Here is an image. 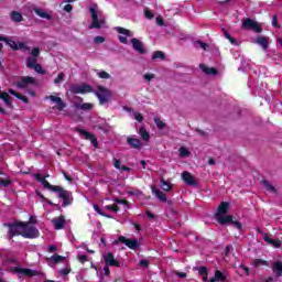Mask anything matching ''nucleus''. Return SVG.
Returning a JSON list of instances; mask_svg holds the SVG:
<instances>
[{
  "label": "nucleus",
  "mask_w": 282,
  "mask_h": 282,
  "mask_svg": "<svg viewBox=\"0 0 282 282\" xmlns=\"http://www.w3.org/2000/svg\"><path fill=\"white\" fill-rule=\"evenodd\" d=\"M229 207H230V204L228 202H223L218 206V210L215 217L218 224H220L221 226H227L229 221H232V219H235V216L232 215L225 216L226 213H228Z\"/></svg>",
  "instance_id": "obj_1"
},
{
  "label": "nucleus",
  "mask_w": 282,
  "mask_h": 282,
  "mask_svg": "<svg viewBox=\"0 0 282 282\" xmlns=\"http://www.w3.org/2000/svg\"><path fill=\"white\" fill-rule=\"evenodd\" d=\"M90 14H91V25L89 29L95 28L97 30H100V28H104L105 25V17H102V11L98 10V4L94 3L90 6Z\"/></svg>",
  "instance_id": "obj_2"
},
{
  "label": "nucleus",
  "mask_w": 282,
  "mask_h": 282,
  "mask_svg": "<svg viewBox=\"0 0 282 282\" xmlns=\"http://www.w3.org/2000/svg\"><path fill=\"white\" fill-rule=\"evenodd\" d=\"M24 221L15 220L14 223H6L4 227L9 228L8 239H14V237H23Z\"/></svg>",
  "instance_id": "obj_3"
},
{
  "label": "nucleus",
  "mask_w": 282,
  "mask_h": 282,
  "mask_svg": "<svg viewBox=\"0 0 282 282\" xmlns=\"http://www.w3.org/2000/svg\"><path fill=\"white\" fill-rule=\"evenodd\" d=\"M40 236L41 232L39 231V228L30 223H24L22 227V237L24 239H39Z\"/></svg>",
  "instance_id": "obj_4"
},
{
  "label": "nucleus",
  "mask_w": 282,
  "mask_h": 282,
  "mask_svg": "<svg viewBox=\"0 0 282 282\" xmlns=\"http://www.w3.org/2000/svg\"><path fill=\"white\" fill-rule=\"evenodd\" d=\"M54 193H58L59 199H63L62 207L67 208V206H72L74 198L72 197V192L65 191L63 187H55Z\"/></svg>",
  "instance_id": "obj_5"
},
{
  "label": "nucleus",
  "mask_w": 282,
  "mask_h": 282,
  "mask_svg": "<svg viewBox=\"0 0 282 282\" xmlns=\"http://www.w3.org/2000/svg\"><path fill=\"white\" fill-rule=\"evenodd\" d=\"M94 94L97 96L100 105H107V102H109V98H111V90L104 86H98Z\"/></svg>",
  "instance_id": "obj_6"
},
{
  "label": "nucleus",
  "mask_w": 282,
  "mask_h": 282,
  "mask_svg": "<svg viewBox=\"0 0 282 282\" xmlns=\"http://www.w3.org/2000/svg\"><path fill=\"white\" fill-rule=\"evenodd\" d=\"M242 30H251V32H256L257 34H261L263 32V26L259 24V22L247 18L242 22Z\"/></svg>",
  "instance_id": "obj_7"
},
{
  "label": "nucleus",
  "mask_w": 282,
  "mask_h": 282,
  "mask_svg": "<svg viewBox=\"0 0 282 282\" xmlns=\"http://www.w3.org/2000/svg\"><path fill=\"white\" fill-rule=\"evenodd\" d=\"M115 243H123V246H127L130 250H138V248H140L138 239H129L124 236H119Z\"/></svg>",
  "instance_id": "obj_8"
},
{
  "label": "nucleus",
  "mask_w": 282,
  "mask_h": 282,
  "mask_svg": "<svg viewBox=\"0 0 282 282\" xmlns=\"http://www.w3.org/2000/svg\"><path fill=\"white\" fill-rule=\"evenodd\" d=\"M119 34H122V35H119V41L123 44V45H127L129 43V40L128 39H131L133 36V32H131L130 30L128 29H124L122 26H117L115 29Z\"/></svg>",
  "instance_id": "obj_9"
},
{
  "label": "nucleus",
  "mask_w": 282,
  "mask_h": 282,
  "mask_svg": "<svg viewBox=\"0 0 282 282\" xmlns=\"http://www.w3.org/2000/svg\"><path fill=\"white\" fill-rule=\"evenodd\" d=\"M13 271L15 272V274H22V276H39L42 274L36 270L21 268V267H14Z\"/></svg>",
  "instance_id": "obj_10"
},
{
  "label": "nucleus",
  "mask_w": 282,
  "mask_h": 282,
  "mask_svg": "<svg viewBox=\"0 0 282 282\" xmlns=\"http://www.w3.org/2000/svg\"><path fill=\"white\" fill-rule=\"evenodd\" d=\"M34 83H36V79H34V77L24 76V77H21V79L15 83V86L19 89H28V87H30V85H34Z\"/></svg>",
  "instance_id": "obj_11"
},
{
  "label": "nucleus",
  "mask_w": 282,
  "mask_h": 282,
  "mask_svg": "<svg viewBox=\"0 0 282 282\" xmlns=\"http://www.w3.org/2000/svg\"><path fill=\"white\" fill-rule=\"evenodd\" d=\"M104 261L110 268H120V261L111 252L104 254Z\"/></svg>",
  "instance_id": "obj_12"
},
{
  "label": "nucleus",
  "mask_w": 282,
  "mask_h": 282,
  "mask_svg": "<svg viewBox=\"0 0 282 282\" xmlns=\"http://www.w3.org/2000/svg\"><path fill=\"white\" fill-rule=\"evenodd\" d=\"M75 131H77V133H79V135H82V138H84V140H89L91 142L93 145L98 147V139H96V135L91 134L88 131H85L83 129H75Z\"/></svg>",
  "instance_id": "obj_13"
},
{
  "label": "nucleus",
  "mask_w": 282,
  "mask_h": 282,
  "mask_svg": "<svg viewBox=\"0 0 282 282\" xmlns=\"http://www.w3.org/2000/svg\"><path fill=\"white\" fill-rule=\"evenodd\" d=\"M130 43L134 50V52H138V54H147V48H144V43L140 41L139 39H131Z\"/></svg>",
  "instance_id": "obj_14"
},
{
  "label": "nucleus",
  "mask_w": 282,
  "mask_h": 282,
  "mask_svg": "<svg viewBox=\"0 0 282 282\" xmlns=\"http://www.w3.org/2000/svg\"><path fill=\"white\" fill-rule=\"evenodd\" d=\"M73 94H91L94 91V88H91L87 84H83L80 86H75L72 88Z\"/></svg>",
  "instance_id": "obj_15"
},
{
  "label": "nucleus",
  "mask_w": 282,
  "mask_h": 282,
  "mask_svg": "<svg viewBox=\"0 0 282 282\" xmlns=\"http://www.w3.org/2000/svg\"><path fill=\"white\" fill-rule=\"evenodd\" d=\"M52 224L56 230H63L65 228V216L53 218Z\"/></svg>",
  "instance_id": "obj_16"
},
{
  "label": "nucleus",
  "mask_w": 282,
  "mask_h": 282,
  "mask_svg": "<svg viewBox=\"0 0 282 282\" xmlns=\"http://www.w3.org/2000/svg\"><path fill=\"white\" fill-rule=\"evenodd\" d=\"M263 240L269 246H273V248H281V240L280 239H272L268 234H263Z\"/></svg>",
  "instance_id": "obj_17"
},
{
  "label": "nucleus",
  "mask_w": 282,
  "mask_h": 282,
  "mask_svg": "<svg viewBox=\"0 0 282 282\" xmlns=\"http://www.w3.org/2000/svg\"><path fill=\"white\" fill-rule=\"evenodd\" d=\"M151 191L153 193V195H155V197L160 200V202H166V194H164V192L160 191L158 188V186L152 185L151 186Z\"/></svg>",
  "instance_id": "obj_18"
},
{
  "label": "nucleus",
  "mask_w": 282,
  "mask_h": 282,
  "mask_svg": "<svg viewBox=\"0 0 282 282\" xmlns=\"http://www.w3.org/2000/svg\"><path fill=\"white\" fill-rule=\"evenodd\" d=\"M254 43H257V45H260V47L268 50L270 45V37L259 36L254 40Z\"/></svg>",
  "instance_id": "obj_19"
},
{
  "label": "nucleus",
  "mask_w": 282,
  "mask_h": 282,
  "mask_svg": "<svg viewBox=\"0 0 282 282\" xmlns=\"http://www.w3.org/2000/svg\"><path fill=\"white\" fill-rule=\"evenodd\" d=\"M46 98L48 100H52V102H56L58 111H63V109L66 107L65 102H63V99L61 97H56L54 95H51Z\"/></svg>",
  "instance_id": "obj_20"
},
{
  "label": "nucleus",
  "mask_w": 282,
  "mask_h": 282,
  "mask_svg": "<svg viewBox=\"0 0 282 282\" xmlns=\"http://www.w3.org/2000/svg\"><path fill=\"white\" fill-rule=\"evenodd\" d=\"M226 281V274L224 272L216 270L214 272V278L209 279L207 282H225Z\"/></svg>",
  "instance_id": "obj_21"
},
{
  "label": "nucleus",
  "mask_w": 282,
  "mask_h": 282,
  "mask_svg": "<svg viewBox=\"0 0 282 282\" xmlns=\"http://www.w3.org/2000/svg\"><path fill=\"white\" fill-rule=\"evenodd\" d=\"M127 142L132 149H137L138 151L142 149V142L139 139L128 137Z\"/></svg>",
  "instance_id": "obj_22"
},
{
  "label": "nucleus",
  "mask_w": 282,
  "mask_h": 282,
  "mask_svg": "<svg viewBox=\"0 0 282 282\" xmlns=\"http://www.w3.org/2000/svg\"><path fill=\"white\" fill-rule=\"evenodd\" d=\"M159 186L162 188V191L169 193V191H172L173 188V183H171L169 180H165L164 177H161Z\"/></svg>",
  "instance_id": "obj_23"
},
{
  "label": "nucleus",
  "mask_w": 282,
  "mask_h": 282,
  "mask_svg": "<svg viewBox=\"0 0 282 282\" xmlns=\"http://www.w3.org/2000/svg\"><path fill=\"white\" fill-rule=\"evenodd\" d=\"M37 182H41V184L44 186V188H47L48 191H52L54 193L55 188H59L58 185H52L50 182H47V178L45 177H36Z\"/></svg>",
  "instance_id": "obj_24"
},
{
  "label": "nucleus",
  "mask_w": 282,
  "mask_h": 282,
  "mask_svg": "<svg viewBox=\"0 0 282 282\" xmlns=\"http://www.w3.org/2000/svg\"><path fill=\"white\" fill-rule=\"evenodd\" d=\"M272 271L275 276L281 278L282 275V261H275L272 263Z\"/></svg>",
  "instance_id": "obj_25"
},
{
  "label": "nucleus",
  "mask_w": 282,
  "mask_h": 282,
  "mask_svg": "<svg viewBox=\"0 0 282 282\" xmlns=\"http://www.w3.org/2000/svg\"><path fill=\"white\" fill-rule=\"evenodd\" d=\"M199 68L202 69V72H204V74H207V76L217 75V70L215 69V67H208L204 64H199Z\"/></svg>",
  "instance_id": "obj_26"
},
{
  "label": "nucleus",
  "mask_w": 282,
  "mask_h": 282,
  "mask_svg": "<svg viewBox=\"0 0 282 282\" xmlns=\"http://www.w3.org/2000/svg\"><path fill=\"white\" fill-rule=\"evenodd\" d=\"M183 181L187 186L199 188V181H197L195 177H183Z\"/></svg>",
  "instance_id": "obj_27"
},
{
  "label": "nucleus",
  "mask_w": 282,
  "mask_h": 282,
  "mask_svg": "<svg viewBox=\"0 0 282 282\" xmlns=\"http://www.w3.org/2000/svg\"><path fill=\"white\" fill-rule=\"evenodd\" d=\"M0 100H3L7 107H12V97H10L8 93H3L0 90Z\"/></svg>",
  "instance_id": "obj_28"
},
{
  "label": "nucleus",
  "mask_w": 282,
  "mask_h": 282,
  "mask_svg": "<svg viewBox=\"0 0 282 282\" xmlns=\"http://www.w3.org/2000/svg\"><path fill=\"white\" fill-rule=\"evenodd\" d=\"M261 184L264 186L265 191L269 193H276V187H274L268 180L263 178Z\"/></svg>",
  "instance_id": "obj_29"
},
{
  "label": "nucleus",
  "mask_w": 282,
  "mask_h": 282,
  "mask_svg": "<svg viewBox=\"0 0 282 282\" xmlns=\"http://www.w3.org/2000/svg\"><path fill=\"white\" fill-rule=\"evenodd\" d=\"M138 133L141 135L142 140H144V142H149V140H151V134H149V131H147L144 127H141Z\"/></svg>",
  "instance_id": "obj_30"
},
{
  "label": "nucleus",
  "mask_w": 282,
  "mask_h": 282,
  "mask_svg": "<svg viewBox=\"0 0 282 282\" xmlns=\"http://www.w3.org/2000/svg\"><path fill=\"white\" fill-rule=\"evenodd\" d=\"M76 109H82V111H91L94 109V105L86 102V104H75Z\"/></svg>",
  "instance_id": "obj_31"
},
{
  "label": "nucleus",
  "mask_w": 282,
  "mask_h": 282,
  "mask_svg": "<svg viewBox=\"0 0 282 282\" xmlns=\"http://www.w3.org/2000/svg\"><path fill=\"white\" fill-rule=\"evenodd\" d=\"M35 14H37V17H41V19H47V21H50V19H52V15H50L47 12H45L43 9H34Z\"/></svg>",
  "instance_id": "obj_32"
},
{
  "label": "nucleus",
  "mask_w": 282,
  "mask_h": 282,
  "mask_svg": "<svg viewBox=\"0 0 282 282\" xmlns=\"http://www.w3.org/2000/svg\"><path fill=\"white\" fill-rule=\"evenodd\" d=\"M46 261H51L52 263H61L65 261V257L53 254L51 258H46Z\"/></svg>",
  "instance_id": "obj_33"
},
{
  "label": "nucleus",
  "mask_w": 282,
  "mask_h": 282,
  "mask_svg": "<svg viewBox=\"0 0 282 282\" xmlns=\"http://www.w3.org/2000/svg\"><path fill=\"white\" fill-rule=\"evenodd\" d=\"M11 19L15 23H21V21H23V14H21L20 12H17V11H12L11 12Z\"/></svg>",
  "instance_id": "obj_34"
},
{
  "label": "nucleus",
  "mask_w": 282,
  "mask_h": 282,
  "mask_svg": "<svg viewBox=\"0 0 282 282\" xmlns=\"http://www.w3.org/2000/svg\"><path fill=\"white\" fill-rule=\"evenodd\" d=\"M122 162L118 159H113V166L115 169H118L119 171H130L127 166H121Z\"/></svg>",
  "instance_id": "obj_35"
},
{
  "label": "nucleus",
  "mask_w": 282,
  "mask_h": 282,
  "mask_svg": "<svg viewBox=\"0 0 282 282\" xmlns=\"http://www.w3.org/2000/svg\"><path fill=\"white\" fill-rule=\"evenodd\" d=\"M253 265H254V268H261V265L268 267V265H270V262L265 261L263 259H256L253 261Z\"/></svg>",
  "instance_id": "obj_36"
},
{
  "label": "nucleus",
  "mask_w": 282,
  "mask_h": 282,
  "mask_svg": "<svg viewBox=\"0 0 282 282\" xmlns=\"http://www.w3.org/2000/svg\"><path fill=\"white\" fill-rule=\"evenodd\" d=\"M156 58H160L161 61H164V58H166V56L164 55V52L155 51L152 55V61H156Z\"/></svg>",
  "instance_id": "obj_37"
},
{
  "label": "nucleus",
  "mask_w": 282,
  "mask_h": 282,
  "mask_svg": "<svg viewBox=\"0 0 282 282\" xmlns=\"http://www.w3.org/2000/svg\"><path fill=\"white\" fill-rule=\"evenodd\" d=\"M180 158H188L191 155V152L188 151V148L181 147L178 149Z\"/></svg>",
  "instance_id": "obj_38"
},
{
  "label": "nucleus",
  "mask_w": 282,
  "mask_h": 282,
  "mask_svg": "<svg viewBox=\"0 0 282 282\" xmlns=\"http://www.w3.org/2000/svg\"><path fill=\"white\" fill-rule=\"evenodd\" d=\"M36 66V57H29L26 59V67L33 69Z\"/></svg>",
  "instance_id": "obj_39"
},
{
  "label": "nucleus",
  "mask_w": 282,
  "mask_h": 282,
  "mask_svg": "<svg viewBox=\"0 0 282 282\" xmlns=\"http://www.w3.org/2000/svg\"><path fill=\"white\" fill-rule=\"evenodd\" d=\"M97 76L105 80H109V78H111V75L105 70H97Z\"/></svg>",
  "instance_id": "obj_40"
},
{
  "label": "nucleus",
  "mask_w": 282,
  "mask_h": 282,
  "mask_svg": "<svg viewBox=\"0 0 282 282\" xmlns=\"http://www.w3.org/2000/svg\"><path fill=\"white\" fill-rule=\"evenodd\" d=\"M94 210H96V213H97L98 215H101V217H107L108 219L111 218V216L105 214V213L102 212V208H100V206H98V205H94Z\"/></svg>",
  "instance_id": "obj_41"
},
{
  "label": "nucleus",
  "mask_w": 282,
  "mask_h": 282,
  "mask_svg": "<svg viewBox=\"0 0 282 282\" xmlns=\"http://www.w3.org/2000/svg\"><path fill=\"white\" fill-rule=\"evenodd\" d=\"M154 122H155L158 129H164L166 127V123L158 117L154 118Z\"/></svg>",
  "instance_id": "obj_42"
},
{
  "label": "nucleus",
  "mask_w": 282,
  "mask_h": 282,
  "mask_svg": "<svg viewBox=\"0 0 282 282\" xmlns=\"http://www.w3.org/2000/svg\"><path fill=\"white\" fill-rule=\"evenodd\" d=\"M236 218H231V220L228 224H231V226H234V228H237V230H241V228H243V226L241 225V223H239L238 220H235Z\"/></svg>",
  "instance_id": "obj_43"
},
{
  "label": "nucleus",
  "mask_w": 282,
  "mask_h": 282,
  "mask_svg": "<svg viewBox=\"0 0 282 282\" xmlns=\"http://www.w3.org/2000/svg\"><path fill=\"white\" fill-rule=\"evenodd\" d=\"M6 39L7 40H2V41L4 43H8L12 50H19V44H17V42H14L13 40H8V37Z\"/></svg>",
  "instance_id": "obj_44"
},
{
  "label": "nucleus",
  "mask_w": 282,
  "mask_h": 282,
  "mask_svg": "<svg viewBox=\"0 0 282 282\" xmlns=\"http://www.w3.org/2000/svg\"><path fill=\"white\" fill-rule=\"evenodd\" d=\"M106 210H112V213H119L120 212V207L117 204L107 205L106 206Z\"/></svg>",
  "instance_id": "obj_45"
},
{
  "label": "nucleus",
  "mask_w": 282,
  "mask_h": 282,
  "mask_svg": "<svg viewBox=\"0 0 282 282\" xmlns=\"http://www.w3.org/2000/svg\"><path fill=\"white\" fill-rule=\"evenodd\" d=\"M77 260L79 263L85 264L87 261H89V257L87 254H78Z\"/></svg>",
  "instance_id": "obj_46"
},
{
  "label": "nucleus",
  "mask_w": 282,
  "mask_h": 282,
  "mask_svg": "<svg viewBox=\"0 0 282 282\" xmlns=\"http://www.w3.org/2000/svg\"><path fill=\"white\" fill-rule=\"evenodd\" d=\"M12 184V180L10 178H0V186H3L6 188V186H10Z\"/></svg>",
  "instance_id": "obj_47"
},
{
  "label": "nucleus",
  "mask_w": 282,
  "mask_h": 282,
  "mask_svg": "<svg viewBox=\"0 0 282 282\" xmlns=\"http://www.w3.org/2000/svg\"><path fill=\"white\" fill-rule=\"evenodd\" d=\"M63 80H65V74L64 73H59L57 75V77L54 79V84L58 85L59 83H63Z\"/></svg>",
  "instance_id": "obj_48"
},
{
  "label": "nucleus",
  "mask_w": 282,
  "mask_h": 282,
  "mask_svg": "<svg viewBox=\"0 0 282 282\" xmlns=\"http://www.w3.org/2000/svg\"><path fill=\"white\" fill-rule=\"evenodd\" d=\"M225 39H228V41L231 43V45H237V40H235L232 37V35H230V33L225 32Z\"/></svg>",
  "instance_id": "obj_49"
},
{
  "label": "nucleus",
  "mask_w": 282,
  "mask_h": 282,
  "mask_svg": "<svg viewBox=\"0 0 282 282\" xmlns=\"http://www.w3.org/2000/svg\"><path fill=\"white\" fill-rule=\"evenodd\" d=\"M133 118H134V120H135L137 122H143V120H144V117H143L142 113H140V112H134V113H133Z\"/></svg>",
  "instance_id": "obj_50"
},
{
  "label": "nucleus",
  "mask_w": 282,
  "mask_h": 282,
  "mask_svg": "<svg viewBox=\"0 0 282 282\" xmlns=\"http://www.w3.org/2000/svg\"><path fill=\"white\" fill-rule=\"evenodd\" d=\"M198 274H200V276H204V275L208 274V268H206L204 265L199 267Z\"/></svg>",
  "instance_id": "obj_51"
},
{
  "label": "nucleus",
  "mask_w": 282,
  "mask_h": 282,
  "mask_svg": "<svg viewBox=\"0 0 282 282\" xmlns=\"http://www.w3.org/2000/svg\"><path fill=\"white\" fill-rule=\"evenodd\" d=\"M69 272H72V268H64L59 271V274L62 276H67V274H69Z\"/></svg>",
  "instance_id": "obj_52"
},
{
  "label": "nucleus",
  "mask_w": 282,
  "mask_h": 282,
  "mask_svg": "<svg viewBox=\"0 0 282 282\" xmlns=\"http://www.w3.org/2000/svg\"><path fill=\"white\" fill-rule=\"evenodd\" d=\"M175 276H178V279H186L188 274L186 272H180V271H174Z\"/></svg>",
  "instance_id": "obj_53"
},
{
  "label": "nucleus",
  "mask_w": 282,
  "mask_h": 282,
  "mask_svg": "<svg viewBox=\"0 0 282 282\" xmlns=\"http://www.w3.org/2000/svg\"><path fill=\"white\" fill-rule=\"evenodd\" d=\"M37 74H45V70H43V67L40 64H35L33 68Z\"/></svg>",
  "instance_id": "obj_54"
},
{
  "label": "nucleus",
  "mask_w": 282,
  "mask_h": 282,
  "mask_svg": "<svg viewBox=\"0 0 282 282\" xmlns=\"http://www.w3.org/2000/svg\"><path fill=\"white\" fill-rule=\"evenodd\" d=\"M239 268L243 270L246 276H250V268L246 267L245 264H240Z\"/></svg>",
  "instance_id": "obj_55"
},
{
  "label": "nucleus",
  "mask_w": 282,
  "mask_h": 282,
  "mask_svg": "<svg viewBox=\"0 0 282 282\" xmlns=\"http://www.w3.org/2000/svg\"><path fill=\"white\" fill-rule=\"evenodd\" d=\"M139 265L141 268H149V260H147V259L140 260Z\"/></svg>",
  "instance_id": "obj_56"
},
{
  "label": "nucleus",
  "mask_w": 282,
  "mask_h": 282,
  "mask_svg": "<svg viewBox=\"0 0 282 282\" xmlns=\"http://www.w3.org/2000/svg\"><path fill=\"white\" fill-rule=\"evenodd\" d=\"M272 25L273 28H281V25H279V18H276V15H273L272 18Z\"/></svg>",
  "instance_id": "obj_57"
},
{
  "label": "nucleus",
  "mask_w": 282,
  "mask_h": 282,
  "mask_svg": "<svg viewBox=\"0 0 282 282\" xmlns=\"http://www.w3.org/2000/svg\"><path fill=\"white\" fill-rule=\"evenodd\" d=\"M143 77L149 83V82L153 80V78H155V74H145Z\"/></svg>",
  "instance_id": "obj_58"
},
{
  "label": "nucleus",
  "mask_w": 282,
  "mask_h": 282,
  "mask_svg": "<svg viewBox=\"0 0 282 282\" xmlns=\"http://www.w3.org/2000/svg\"><path fill=\"white\" fill-rule=\"evenodd\" d=\"M144 14L147 19H153V12H151L149 9H145Z\"/></svg>",
  "instance_id": "obj_59"
},
{
  "label": "nucleus",
  "mask_w": 282,
  "mask_h": 282,
  "mask_svg": "<svg viewBox=\"0 0 282 282\" xmlns=\"http://www.w3.org/2000/svg\"><path fill=\"white\" fill-rule=\"evenodd\" d=\"M15 98H18L19 100H22V102H28V97L23 96V95H15Z\"/></svg>",
  "instance_id": "obj_60"
},
{
  "label": "nucleus",
  "mask_w": 282,
  "mask_h": 282,
  "mask_svg": "<svg viewBox=\"0 0 282 282\" xmlns=\"http://www.w3.org/2000/svg\"><path fill=\"white\" fill-rule=\"evenodd\" d=\"M94 42H95V43H105V37H102V36H96V37L94 39Z\"/></svg>",
  "instance_id": "obj_61"
},
{
  "label": "nucleus",
  "mask_w": 282,
  "mask_h": 282,
  "mask_svg": "<svg viewBox=\"0 0 282 282\" xmlns=\"http://www.w3.org/2000/svg\"><path fill=\"white\" fill-rule=\"evenodd\" d=\"M40 52L41 51L39 50V47H35V48L32 50L31 55L36 57V56H39Z\"/></svg>",
  "instance_id": "obj_62"
},
{
  "label": "nucleus",
  "mask_w": 282,
  "mask_h": 282,
  "mask_svg": "<svg viewBox=\"0 0 282 282\" xmlns=\"http://www.w3.org/2000/svg\"><path fill=\"white\" fill-rule=\"evenodd\" d=\"M104 274H105V276H109V274H111V270L109 269V267L107 264L104 268Z\"/></svg>",
  "instance_id": "obj_63"
},
{
  "label": "nucleus",
  "mask_w": 282,
  "mask_h": 282,
  "mask_svg": "<svg viewBox=\"0 0 282 282\" xmlns=\"http://www.w3.org/2000/svg\"><path fill=\"white\" fill-rule=\"evenodd\" d=\"M58 248L56 247V245L48 246V252H56Z\"/></svg>",
  "instance_id": "obj_64"
}]
</instances>
